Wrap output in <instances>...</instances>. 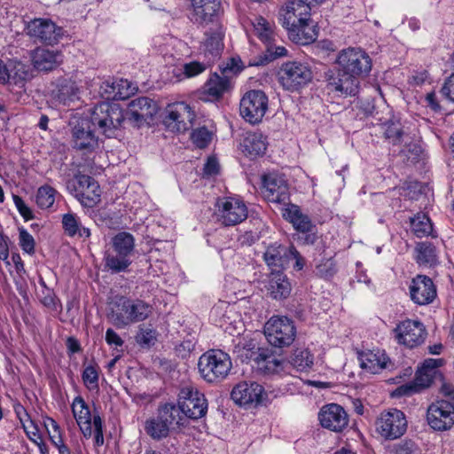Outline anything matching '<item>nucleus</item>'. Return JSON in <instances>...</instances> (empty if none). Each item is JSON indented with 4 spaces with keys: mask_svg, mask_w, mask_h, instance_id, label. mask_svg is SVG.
<instances>
[{
    "mask_svg": "<svg viewBox=\"0 0 454 454\" xmlns=\"http://www.w3.org/2000/svg\"><path fill=\"white\" fill-rule=\"evenodd\" d=\"M123 111L117 104L102 102L97 105L90 118H82L72 129L74 147L92 151L98 145L95 129L111 137L123 122Z\"/></svg>",
    "mask_w": 454,
    "mask_h": 454,
    "instance_id": "1",
    "label": "nucleus"
},
{
    "mask_svg": "<svg viewBox=\"0 0 454 454\" xmlns=\"http://www.w3.org/2000/svg\"><path fill=\"white\" fill-rule=\"evenodd\" d=\"M152 314V306L142 300H131L125 296H115L110 303L108 319L117 328L142 322Z\"/></svg>",
    "mask_w": 454,
    "mask_h": 454,
    "instance_id": "2",
    "label": "nucleus"
},
{
    "mask_svg": "<svg viewBox=\"0 0 454 454\" xmlns=\"http://www.w3.org/2000/svg\"><path fill=\"white\" fill-rule=\"evenodd\" d=\"M232 363L230 356L220 349H210L200 356L198 369L201 378L208 383H218L230 373Z\"/></svg>",
    "mask_w": 454,
    "mask_h": 454,
    "instance_id": "3",
    "label": "nucleus"
},
{
    "mask_svg": "<svg viewBox=\"0 0 454 454\" xmlns=\"http://www.w3.org/2000/svg\"><path fill=\"white\" fill-rule=\"evenodd\" d=\"M442 364L443 359L442 358L426 359L417 371L414 380L398 387L395 395L397 396H409L429 387L434 380H442V374L439 371V367Z\"/></svg>",
    "mask_w": 454,
    "mask_h": 454,
    "instance_id": "4",
    "label": "nucleus"
},
{
    "mask_svg": "<svg viewBox=\"0 0 454 454\" xmlns=\"http://www.w3.org/2000/svg\"><path fill=\"white\" fill-rule=\"evenodd\" d=\"M375 432L385 441H395L404 435L408 419L404 412L396 408L381 411L375 419Z\"/></svg>",
    "mask_w": 454,
    "mask_h": 454,
    "instance_id": "5",
    "label": "nucleus"
},
{
    "mask_svg": "<svg viewBox=\"0 0 454 454\" xmlns=\"http://www.w3.org/2000/svg\"><path fill=\"white\" fill-rule=\"evenodd\" d=\"M247 207L240 199L223 197L215 203V217L223 226L238 225L247 218Z\"/></svg>",
    "mask_w": 454,
    "mask_h": 454,
    "instance_id": "6",
    "label": "nucleus"
},
{
    "mask_svg": "<svg viewBox=\"0 0 454 454\" xmlns=\"http://www.w3.org/2000/svg\"><path fill=\"white\" fill-rule=\"evenodd\" d=\"M264 334L269 343L277 348L290 346L296 336L294 322L286 317H272L264 325Z\"/></svg>",
    "mask_w": 454,
    "mask_h": 454,
    "instance_id": "7",
    "label": "nucleus"
},
{
    "mask_svg": "<svg viewBox=\"0 0 454 454\" xmlns=\"http://www.w3.org/2000/svg\"><path fill=\"white\" fill-rule=\"evenodd\" d=\"M67 185L70 192L85 207H93L100 201V186L92 176L77 174Z\"/></svg>",
    "mask_w": 454,
    "mask_h": 454,
    "instance_id": "8",
    "label": "nucleus"
},
{
    "mask_svg": "<svg viewBox=\"0 0 454 454\" xmlns=\"http://www.w3.org/2000/svg\"><path fill=\"white\" fill-rule=\"evenodd\" d=\"M178 405L181 412L193 420L203 418L207 411V401L204 394L192 385L180 389Z\"/></svg>",
    "mask_w": 454,
    "mask_h": 454,
    "instance_id": "9",
    "label": "nucleus"
},
{
    "mask_svg": "<svg viewBox=\"0 0 454 454\" xmlns=\"http://www.w3.org/2000/svg\"><path fill=\"white\" fill-rule=\"evenodd\" d=\"M339 67L356 78L367 75L372 69V60L369 55L358 48L342 50L337 58Z\"/></svg>",
    "mask_w": 454,
    "mask_h": 454,
    "instance_id": "10",
    "label": "nucleus"
},
{
    "mask_svg": "<svg viewBox=\"0 0 454 454\" xmlns=\"http://www.w3.org/2000/svg\"><path fill=\"white\" fill-rule=\"evenodd\" d=\"M267 109L268 97L262 90H249L240 100V115L251 124L261 122Z\"/></svg>",
    "mask_w": 454,
    "mask_h": 454,
    "instance_id": "11",
    "label": "nucleus"
},
{
    "mask_svg": "<svg viewBox=\"0 0 454 454\" xmlns=\"http://www.w3.org/2000/svg\"><path fill=\"white\" fill-rule=\"evenodd\" d=\"M195 116L188 104L176 102L167 106L164 123L169 130L182 133L192 128Z\"/></svg>",
    "mask_w": 454,
    "mask_h": 454,
    "instance_id": "12",
    "label": "nucleus"
},
{
    "mask_svg": "<svg viewBox=\"0 0 454 454\" xmlns=\"http://www.w3.org/2000/svg\"><path fill=\"white\" fill-rule=\"evenodd\" d=\"M281 85L287 90H296L312 79L310 69L301 62H287L282 65L278 72Z\"/></svg>",
    "mask_w": 454,
    "mask_h": 454,
    "instance_id": "13",
    "label": "nucleus"
},
{
    "mask_svg": "<svg viewBox=\"0 0 454 454\" xmlns=\"http://www.w3.org/2000/svg\"><path fill=\"white\" fill-rule=\"evenodd\" d=\"M27 33L43 44L55 45L64 35V29L49 19L38 18L28 22Z\"/></svg>",
    "mask_w": 454,
    "mask_h": 454,
    "instance_id": "14",
    "label": "nucleus"
},
{
    "mask_svg": "<svg viewBox=\"0 0 454 454\" xmlns=\"http://www.w3.org/2000/svg\"><path fill=\"white\" fill-rule=\"evenodd\" d=\"M427 421L434 431H447L454 425V403L446 400L432 403L427 410Z\"/></svg>",
    "mask_w": 454,
    "mask_h": 454,
    "instance_id": "15",
    "label": "nucleus"
},
{
    "mask_svg": "<svg viewBox=\"0 0 454 454\" xmlns=\"http://www.w3.org/2000/svg\"><path fill=\"white\" fill-rule=\"evenodd\" d=\"M394 332L397 342L410 348L421 345L427 337L424 325L418 320L402 321L395 326Z\"/></svg>",
    "mask_w": 454,
    "mask_h": 454,
    "instance_id": "16",
    "label": "nucleus"
},
{
    "mask_svg": "<svg viewBox=\"0 0 454 454\" xmlns=\"http://www.w3.org/2000/svg\"><path fill=\"white\" fill-rule=\"evenodd\" d=\"M262 192L265 200L270 203L287 207L290 202L289 187L283 176L277 174H269L263 176Z\"/></svg>",
    "mask_w": 454,
    "mask_h": 454,
    "instance_id": "17",
    "label": "nucleus"
},
{
    "mask_svg": "<svg viewBox=\"0 0 454 454\" xmlns=\"http://www.w3.org/2000/svg\"><path fill=\"white\" fill-rule=\"evenodd\" d=\"M158 112L157 103L150 98L140 97L129 103L124 120L132 125L140 127L148 120H151Z\"/></svg>",
    "mask_w": 454,
    "mask_h": 454,
    "instance_id": "18",
    "label": "nucleus"
},
{
    "mask_svg": "<svg viewBox=\"0 0 454 454\" xmlns=\"http://www.w3.org/2000/svg\"><path fill=\"white\" fill-rule=\"evenodd\" d=\"M327 89L340 96H355L358 92L359 79L341 67L326 74Z\"/></svg>",
    "mask_w": 454,
    "mask_h": 454,
    "instance_id": "19",
    "label": "nucleus"
},
{
    "mask_svg": "<svg viewBox=\"0 0 454 454\" xmlns=\"http://www.w3.org/2000/svg\"><path fill=\"white\" fill-rule=\"evenodd\" d=\"M265 395L262 386L254 381L239 382L231 391L232 400L240 405L262 403Z\"/></svg>",
    "mask_w": 454,
    "mask_h": 454,
    "instance_id": "20",
    "label": "nucleus"
},
{
    "mask_svg": "<svg viewBox=\"0 0 454 454\" xmlns=\"http://www.w3.org/2000/svg\"><path fill=\"white\" fill-rule=\"evenodd\" d=\"M318 419L323 427L333 432L342 431L348 423L347 412L336 403L325 405L318 413Z\"/></svg>",
    "mask_w": 454,
    "mask_h": 454,
    "instance_id": "21",
    "label": "nucleus"
},
{
    "mask_svg": "<svg viewBox=\"0 0 454 454\" xmlns=\"http://www.w3.org/2000/svg\"><path fill=\"white\" fill-rule=\"evenodd\" d=\"M410 295L416 304L427 305L436 297V288L430 278L418 275L410 285Z\"/></svg>",
    "mask_w": 454,
    "mask_h": 454,
    "instance_id": "22",
    "label": "nucleus"
},
{
    "mask_svg": "<svg viewBox=\"0 0 454 454\" xmlns=\"http://www.w3.org/2000/svg\"><path fill=\"white\" fill-rule=\"evenodd\" d=\"M192 19L200 24H208L223 13L221 0H192Z\"/></svg>",
    "mask_w": 454,
    "mask_h": 454,
    "instance_id": "23",
    "label": "nucleus"
},
{
    "mask_svg": "<svg viewBox=\"0 0 454 454\" xmlns=\"http://www.w3.org/2000/svg\"><path fill=\"white\" fill-rule=\"evenodd\" d=\"M35 69L49 72L57 68L63 62V54L58 50L37 47L31 55Z\"/></svg>",
    "mask_w": 454,
    "mask_h": 454,
    "instance_id": "24",
    "label": "nucleus"
},
{
    "mask_svg": "<svg viewBox=\"0 0 454 454\" xmlns=\"http://www.w3.org/2000/svg\"><path fill=\"white\" fill-rule=\"evenodd\" d=\"M310 11L308 4H304L302 0L288 1L280 12L282 26L286 28L308 20V17H310Z\"/></svg>",
    "mask_w": 454,
    "mask_h": 454,
    "instance_id": "25",
    "label": "nucleus"
},
{
    "mask_svg": "<svg viewBox=\"0 0 454 454\" xmlns=\"http://www.w3.org/2000/svg\"><path fill=\"white\" fill-rule=\"evenodd\" d=\"M360 366L366 372L376 374L387 369L390 363L389 358L383 350H367L358 354Z\"/></svg>",
    "mask_w": 454,
    "mask_h": 454,
    "instance_id": "26",
    "label": "nucleus"
},
{
    "mask_svg": "<svg viewBox=\"0 0 454 454\" xmlns=\"http://www.w3.org/2000/svg\"><path fill=\"white\" fill-rule=\"evenodd\" d=\"M72 412L83 436L90 438L92 435L93 416L82 396L74 397L72 403Z\"/></svg>",
    "mask_w": 454,
    "mask_h": 454,
    "instance_id": "27",
    "label": "nucleus"
},
{
    "mask_svg": "<svg viewBox=\"0 0 454 454\" xmlns=\"http://www.w3.org/2000/svg\"><path fill=\"white\" fill-rule=\"evenodd\" d=\"M289 38L299 44H309L317 37L315 23L308 17V20L294 23V26L286 27Z\"/></svg>",
    "mask_w": 454,
    "mask_h": 454,
    "instance_id": "28",
    "label": "nucleus"
},
{
    "mask_svg": "<svg viewBox=\"0 0 454 454\" xmlns=\"http://www.w3.org/2000/svg\"><path fill=\"white\" fill-rule=\"evenodd\" d=\"M267 138L260 132L247 133L240 143L242 153L250 159L262 156L267 150Z\"/></svg>",
    "mask_w": 454,
    "mask_h": 454,
    "instance_id": "29",
    "label": "nucleus"
},
{
    "mask_svg": "<svg viewBox=\"0 0 454 454\" xmlns=\"http://www.w3.org/2000/svg\"><path fill=\"white\" fill-rule=\"evenodd\" d=\"M282 211L283 217L289 221L297 231L302 233L316 230V225L309 215L303 214L297 205L288 204L287 207H283Z\"/></svg>",
    "mask_w": 454,
    "mask_h": 454,
    "instance_id": "30",
    "label": "nucleus"
},
{
    "mask_svg": "<svg viewBox=\"0 0 454 454\" xmlns=\"http://www.w3.org/2000/svg\"><path fill=\"white\" fill-rule=\"evenodd\" d=\"M231 82L226 75L212 74L203 87V99L206 101L218 100L230 90Z\"/></svg>",
    "mask_w": 454,
    "mask_h": 454,
    "instance_id": "31",
    "label": "nucleus"
},
{
    "mask_svg": "<svg viewBox=\"0 0 454 454\" xmlns=\"http://www.w3.org/2000/svg\"><path fill=\"white\" fill-rule=\"evenodd\" d=\"M270 296L275 300H283L291 293V284L282 270H272L266 286Z\"/></svg>",
    "mask_w": 454,
    "mask_h": 454,
    "instance_id": "32",
    "label": "nucleus"
},
{
    "mask_svg": "<svg viewBox=\"0 0 454 454\" xmlns=\"http://www.w3.org/2000/svg\"><path fill=\"white\" fill-rule=\"evenodd\" d=\"M263 258L272 270H281L289 262V247L273 244L267 247Z\"/></svg>",
    "mask_w": 454,
    "mask_h": 454,
    "instance_id": "33",
    "label": "nucleus"
},
{
    "mask_svg": "<svg viewBox=\"0 0 454 454\" xmlns=\"http://www.w3.org/2000/svg\"><path fill=\"white\" fill-rule=\"evenodd\" d=\"M25 77L26 72L21 63L12 60L4 63L0 59V84L10 82L17 85L22 82Z\"/></svg>",
    "mask_w": 454,
    "mask_h": 454,
    "instance_id": "34",
    "label": "nucleus"
},
{
    "mask_svg": "<svg viewBox=\"0 0 454 454\" xmlns=\"http://www.w3.org/2000/svg\"><path fill=\"white\" fill-rule=\"evenodd\" d=\"M258 370L264 373H278L284 369V362L269 350H261L254 359Z\"/></svg>",
    "mask_w": 454,
    "mask_h": 454,
    "instance_id": "35",
    "label": "nucleus"
},
{
    "mask_svg": "<svg viewBox=\"0 0 454 454\" xmlns=\"http://www.w3.org/2000/svg\"><path fill=\"white\" fill-rule=\"evenodd\" d=\"M104 90L106 99L122 100L128 98L134 93L135 88L128 80H119L112 83L106 82L101 87Z\"/></svg>",
    "mask_w": 454,
    "mask_h": 454,
    "instance_id": "36",
    "label": "nucleus"
},
{
    "mask_svg": "<svg viewBox=\"0 0 454 454\" xmlns=\"http://www.w3.org/2000/svg\"><path fill=\"white\" fill-rule=\"evenodd\" d=\"M206 39L203 43L205 54H209L213 57L219 55L223 48V31L220 25H215L205 33Z\"/></svg>",
    "mask_w": 454,
    "mask_h": 454,
    "instance_id": "37",
    "label": "nucleus"
},
{
    "mask_svg": "<svg viewBox=\"0 0 454 454\" xmlns=\"http://www.w3.org/2000/svg\"><path fill=\"white\" fill-rule=\"evenodd\" d=\"M112 245L114 253L130 257L135 248V239L132 234L121 231L113 238Z\"/></svg>",
    "mask_w": 454,
    "mask_h": 454,
    "instance_id": "38",
    "label": "nucleus"
},
{
    "mask_svg": "<svg viewBox=\"0 0 454 454\" xmlns=\"http://www.w3.org/2000/svg\"><path fill=\"white\" fill-rule=\"evenodd\" d=\"M385 137L393 145H401L407 143L409 139L408 134L404 131L403 127L399 120H390L386 123L384 131Z\"/></svg>",
    "mask_w": 454,
    "mask_h": 454,
    "instance_id": "39",
    "label": "nucleus"
},
{
    "mask_svg": "<svg viewBox=\"0 0 454 454\" xmlns=\"http://www.w3.org/2000/svg\"><path fill=\"white\" fill-rule=\"evenodd\" d=\"M130 264V257L122 254L107 252L105 254V267L113 273L125 271Z\"/></svg>",
    "mask_w": 454,
    "mask_h": 454,
    "instance_id": "40",
    "label": "nucleus"
},
{
    "mask_svg": "<svg viewBox=\"0 0 454 454\" xmlns=\"http://www.w3.org/2000/svg\"><path fill=\"white\" fill-rule=\"evenodd\" d=\"M411 227L412 232L418 238H423L429 235L434 237L433 233V224L429 217L423 213H419L411 218Z\"/></svg>",
    "mask_w": 454,
    "mask_h": 454,
    "instance_id": "41",
    "label": "nucleus"
},
{
    "mask_svg": "<svg viewBox=\"0 0 454 454\" xmlns=\"http://www.w3.org/2000/svg\"><path fill=\"white\" fill-rule=\"evenodd\" d=\"M416 261L420 265H433L436 262L435 247L429 242H419L415 247Z\"/></svg>",
    "mask_w": 454,
    "mask_h": 454,
    "instance_id": "42",
    "label": "nucleus"
},
{
    "mask_svg": "<svg viewBox=\"0 0 454 454\" xmlns=\"http://www.w3.org/2000/svg\"><path fill=\"white\" fill-rule=\"evenodd\" d=\"M145 430L153 439L160 440L168 436L169 427L166 425V422L157 416L145 421Z\"/></svg>",
    "mask_w": 454,
    "mask_h": 454,
    "instance_id": "43",
    "label": "nucleus"
},
{
    "mask_svg": "<svg viewBox=\"0 0 454 454\" xmlns=\"http://www.w3.org/2000/svg\"><path fill=\"white\" fill-rule=\"evenodd\" d=\"M254 29L257 37L265 45L275 42V35L271 24L262 17H256L253 22Z\"/></svg>",
    "mask_w": 454,
    "mask_h": 454,
    "instance_id": "44",
    "label": "nucleus"
},
{
    "mask_svg": "<svg viewBox=\"0 0 454 454\" xmlns=\"http://www.w3.org/2000/svg\"><path fill=\"white\" fill-rule=\"evenodd\" d=\"M290 364L296 368L297 371H305L312 366L313 356L308 349L297 348L290 357Z\"/></svg>",
    "mask_w": 454,
    "mask_h": 454,
    "instance_id": "45",
    "label": "nucleus"
},
{
    "mask_svg": "<svg viewBox=\"0 0 454 454\" xmlns=\"http://www.w3.org/2000/svg\"><path fill=\"white\" fill-rule=\"evenodd\" d=\"M180 408L176 407L172 403H165L159 409L158 416L166 422V425L169 427L173 424L179 425L180 422Z\"/></svg>",
    "mask_w": 454,
    "mask_h": 454,
    "instance_id": "46",
    "label": "nucleus"
},
{
    "mask_svg": "<svg viewBox=\"0 0 454 454\" xmlns=\"http://www.w3.org/2000/svg\"><path fill=\"white\" fill-rule=\"evenodd\" d=\"M57 191L50 185L41 186L36 193V204L42 209L51 207L55 201Z\"/></svg>",
    "mask_w": 454,
    "mask_h": 454,
    "instance_id": "47",
    "label": "nucleus"
},
{
    "mask_svg": "<svg viewBox=\"0 0 454 454\" xmlns=\"http://www.w3.org/2000/svg\"><path fill=\"white\" fill-rule=\"evenodd\" d=\"M82 379L84 386L89 390H98L99 367L97 364L86 366L82 372Z\"/></svg>",
    "mask_w": 454,
    "mask_h": 454,
    "instance_id": "48",
    "label": "nucleus"
},
{
    "mask_svg": "<svg viewBox=\"0 0 454 454\" xmlns=\"http://www.w3.org/2000/svg\"><path fill=\"white\" fill-rule=\"evenodd\" d=\"M157 340L156 330L141 325L139 331L136 336L137 342L142 347H150L154 345Z\"/></svg>",
    "mask_w": 454,
    "mask_h": 454,
    "instance_id": "49",
    "label": "nucleus"
},
{
    "mask_svg": "<svg viewBox=\"0 0 454 454\" xmlns=\"http://www.w3.org/2000/svg\"><path fill=\"white\" fill-rule=\"evenodd\" d=\"M393 454H421L418 444L411 439H403L392 447Z\"/></svg>",
    "mask_w": 454,
    "mask_h": 454,
    "instance_id": "50",
    "label": "nucleus"
},
{
    "mask_svg": "<svg viewBox=\"0 0 454 454\" xmlns=\"http://www.w3.org/2000/svg\"><path fill=\"white\" fill-rule=\"evenodd\" d=\"M287 54V50L283 46H276L274 42L266 45V54L264 60H262L255 65H263L265 63L273 61L274 59L284 57Z\"/></svg>",
    "mask_w": 454,
    "mask_h": 454,
    "instance_id": "51",
    "label": "nucleus"
},
{
    "mask_svg": "<svg viewBox=\"0 0 454 454\" xmlns=\"http://www.w3.org/2000/svg\"><path fill=\"white\" fill-rule=\"evenodd\" d=\"M316 271L319 277L330 278L337 271L335 262L332 258L323 260L317 265Z\"/></svg>",
    "mask_w": 454,
    "mask_h": 454,
    "instance_id": "52",
    "label": "nucleus"
},
{
    "mask_svg": "<svg viewBox=\"0 0 454 454\" xmlns=\"http://www.w3.org/2000/svg\"><path fill=\"white\" fill-rule=\"evenodd\" d=\"M62 224L65 232L70 237H74L77 234V230L81 223L79 218L74 214H66L63 215Z\"/></svg>",
    "mask_w": 454,
    "mask_h": 454,
    "instance_id": "53",
    "label": "nucleus"
},
{
    "mask_svg": "<svg viewBox=\"0 0 454 454\" xmlns=\"http://www.w3.org/2000/svg\"><path fill=\"white\" fill-rule=\"evenodd\" d=\"M192 142L199 147V148H205L211 140V134L210 132L205 128H200L198 129H195L191 136Z\"/></svg>",
    "mask_w": 454,
    "mask_h": 454,
    "instance_id": "54",
    "label": "nucleus"
},
{
    "mask_svg": "<svg viewBox=\"0 0 454 454\" xmlns=\"http://www.w3.org/2000/svg\"><path fill=\"white\" fill-rule=\"evenodd\" d=\"M20 246L24 252L29 254L35 253V239L24 228L20 229Z\"/></svg>",
    "mask_w": 454,
    "mask_h": 454,
    "instance_id": "55",
    "label": "nucleus"
},
{
    "mask_svg": "<svg viewBox=\"0 0 454 454\" xmlns=\"http://www.w3.org/2000/svg\"><path fill=\"white\" fill-rule=\"evenodd\" d=\"M206 70V66L198 61H192L184 65V74L186 77H194Z\"/></svg>",
    "mask_w": 454,
    "mask_h": 454,
    "instance_id": "56",
    "label": "nucleus"
},
{
    "mask_svg": "<svg viewBox=\"0 0 454 454\" xmlns=\"http://www.w3.org/2000/svg\"><path fill=\"white\" fill-rule=\"evenodd\" d=\"M44 425L47 429L51 442L53 441H59V439L63 438L60 432V427L53 419L48 418L44 422Z\"/></svg>",
    "mask_w": 454,
    "mask_h": 454,
    "instance_id": "57",
    "label": "nucleus"
},
{
    "mask_svg": "<svg viewBox=\"0 0 454 454\" xmlns=\"http://www.w3.org/2000/svg\"><path fill=\"white\" fill-rule=\"evenodd\" d=\"M93 426H94L95 443L98 446H101L104 444L103 420L98 413L93 414Z\"/></svg>",
    "mask_w": 454,
    "mask_h": 454,
    "instance_id": "58",
    "label": "nucleus"
},
{
    "mask_svg": "<svg viewBox=\"0 0 454 454\" xmlns=\"http://www.w3.org/2000/svg\"><path fill=\"white\" fill-rule=\"evenodd\" d=\"M12 199L19 213L26 221H28L34 217L31 209L26 205L24 200L20 196L13 195Z\"/></svg>",
    "mask_w": 454,
    "mask_h": 454,
    "instance_id": "59",
    "label": "nucleus"
},
{
    "mask_svg": "<svg viewBox=\"0 0 454 454\" xmlns=\"http://www.w3.org/2000/svg\"><path fill=\"white\" fill-rule=\"evenodd\" d=\"M78 91V88L74 82H68L62 84L59 88V98L60 100L66 101L73 96H75Z\"/></svg>",
    "mask_w": 454,
    "mask_h": 454,
    "instance_id": "60",
    "label": "nucleus"
},
{
    "mask_svg": "<svg viewBox=\"0 0 454 454\" xmlns=\"http://www.w3.org/2000/svg\"><path fill=\"white\" fill-rule=\"evenodd\" d=\"M223 308L225 309V310L224 313L222 315L221 326H223L226 324H231V314H234L233 307L230 306V304H227L225 302H223L222 304L215 308V312L218 314L219 310H223Z\"/></svg>",
    "mask_w": 454,
    "mask_h": 454,
    "instance_id": "61",
    "label": "nucleus"
},
{
    "mask_svg": "<svg viewBox=\"0 0 454 454\" xmlns=\"http://www.w3.org/2000/svg\"><path fill=\"white\" fill-rule=\"evenodd\" d=\"M14 410H15V412H16L20 421L21 422V424L23 426V428L25 427V426H27V423H28V424H30L31 427L35 429V425L34 421L31 420L28 413L27 412L26 409L22 405L18 404L17 406H15Z\"/></svg>",
    "mask_w": 454,
    "mask_h": 454,
    "instance_id": "62",
    "label": "nucleus"
},
{
    "mask_svg": "<svg viewBox=\"0 0 454 454\" xmlns=\"http://www.w3.org/2000/svg\"><path fill=\"white\" fill-rule=\"evenodd\" d=\"M441 92L450 101L454 102V73L445 81Z\"/></svg>",
    "mask_w": 454,
    "mask_h": 454,
    "instance_id": "63",
    "label": "nucleus"
},
{
    "mask_svg": "<svg viewBox=\"0 0 454 454\" xmlns=\"http://www.w3.org/2000/svg\"><path fill=\"white\" fill-rule=\"evenodd\" d=\"M106 341L110 346L121 347L124 343L120 335L112 328H108L106 332Z\"/></svg>",
    "mask_w": 454,
    "mask_h": 454,
    "instance_id": "64",
    "label": "nucleus"
}]
</instances>
